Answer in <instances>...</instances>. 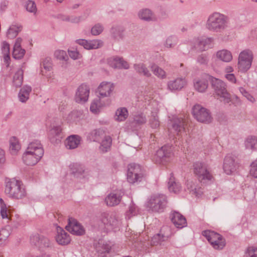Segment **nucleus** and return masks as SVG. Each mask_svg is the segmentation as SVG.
Instances as JSON below:
<instances>
[{"instance_id":"f257e3e1","label":"nucleus","mask_w":257,"mask_h":257,"mask_svg":"<svg viewBox=\"0 0 257 257\" xmlns=\"http://www.w3.org/2000/svg\"><path fill=\"white\" fill-rule=\"evenodd\" d=\"M44 150L40 141L35 140L30 143L23 155V162L27 165H36L43 157Z\"/></svg>"},{"instance_id":"f03ea898","label":"nucleus","mask_w":257,"mask_h":257,"mask_svg":"<svg viewBox=\"0 0 257 257\" xmlns=\"http://www.w3.org/2000/svg\"><path fill=\"white\" fill-rule=\"evenodd\" d=\"M229 24V18L227 16L214 12L209 16L206 27L210 31L218 33L226 29Z\"/></svg>"},{"instance_id":"7ed1b4c3","label":"nucleus","mask_w":257,"mask_h":257,"mask_svg":"<svg viewBox=\"0 0 257 257\" xmlns=\"http://www.w3.org/2000/svg\"><path fill=\"white\" fill-rule=\"evenodd\" d=\"M121 225L120 220L116 213L103 212L101 214L96 225L101 230L108 231L117 229Z\"/></svg>"},{"instance_id":"20e7f679","label":"nucleus","mask_w":257,"mask_h":257,"mask_svg":"<svg viewBox=\"0 0 257 257\" xmlns=\"http://www.w3.org/2000/svg\"><path fill=\"white\" fill-rule=\"evenodd\" d=\"M5 193L9 197L15 199H23L27 195L22 182L15 178L6 180Z\"/></svg>"},{"instance_id":"39448f33","label":"nucleus","mask_w":257,"mask_h":257,"mask_svg":"<svg viewBox=\"0 0 257 257\" xmlns=\"http://www.w3.org/2000/svg\"><path fill=\"white\" fill-rule=\"evenodd\" d=\"M213 248L217 250L222 249L226 245L225 238L220 234L211 230H204L202 232Z\"/></svg>"},{"instance_id":"423d86ee","label":"nucleus","mask_w":257,"mask_h":257,"mask_svg":"<svg viewBox=\"0 0 257 257\" xmlns=\"http://www.w3.org/2000/svg\"><path fill=\"white\" fill-rule=\"evenodd\" d=\"M208 79L216 94L223 98L225 103H229L231 101L230 95L227 91L225 83L222 80L211 76H209Z\"/></svg>"},{"instance_id":"0eeeda50","label":"nucleus","mask_w":257,"mask_h":257,"mask_svg":"<svg viewBox=\"0 0 257 257\" xmlns=\"http://www.w3.org/2000/svg\"><path fill=\"white\" fill-rule=\"evenodd\" d=\"M193 171L198 180L201 182L206 183L213 179V176L207 166L203 163H195L193 165Z\"/></svg>"},{"instance_id":"6e6552de","label":"nucleus","mask_w":257,"mask_h":257,"mask_svg":"<svg viewBox=\"0 0 257 257\" xmlns=\"http://www.w3.org/2000/svg\"><path fill=\"white\" fill-rule=\"evenodd\" d=\"M167 203V197L163 194L152 195L148 202V206L153 211L162 212Z\"/></svg>"},{"instance_id":"1a4fd4ad","label":"nucleus","mask_w":257,"mask_h":257,"mask_svg":"<svg viewBox=\"0 0 257 257\" xmlns=\"http://www.w3.org/2000/svg\"><path fill=\"white\" fill-rule=\"evenodd\" d=\"M192 114L195 119L200 122L209 123L212 121L209 111L200 104H196L193 107Z\"/></svg>"},{"instance_id":"9d476101","label":"nucleus","mask_w":257,"mask_h":257,"mask_svg":"<svg viewBox=\"0 0 257 257\" xmlns=\"http://www.w3.org/2000/svg\"><path fill=\"white\" fill-rule=\"evenodd\" d=\"M253 59L251 51L246 50L241 52L238 57V68L241 72H246L250 67Z\"/></svg>"},{"instance_id":"9b49d317","label":"nucleus","mask_w":257,"mask_h":257,"mask_svg":"<svg viewBox=\"0 0 257 257\" xmlns=\"http://www.w3.org/2000/svg\"><path fill=\"white\" fill-rule=\"evenodd\" d=\"M143 177L141 167L135 163L130 164L128 166L127 179L130 183H135L141 181Z\"/></svg>"},{"instance_id":"f8f14e48","label":"nucleus","mask_w":257,"mask_h":257,"mask_svg":"<svg viewBox=\"0 0 257 257\" xmlns=\"http://www.w3.org/2000/svg\"><path fill=\"white\" fill-rule=\"evenodd\" d=\"M172 148L170 146L165 145L156 152L155 160L156 163L164 164L169 161L173 155Z\"/></svg>"},{"instance_id":"ddd939ff","label":"nucleus","mask_w":257,"mask_h":257,"mask_svg":"<svg viewBox=\"0 0 257 257\" xmlns=\"http://www.w3.org/2000/svg\"><path fill=\"white\" fill-rule=\"evenodd\" d=\"M71 174L77 178H87L90 175V171L82 164L72 163L69 165Z\"/></svg>"},{"instance_id":"4468645a","label":"nucleus","mask_w":257,"mask_h":257,"mask_svg":"<svg viewBox=\"0 0 257 257\" xmlns=\"http://www.w3.org/2000/svg\"><path fill=\"white\" fill-rule=\"evenodd\" d=\"M65 228L73 234L81 235L85 233L83 227L74 218H69Z\"/></svg>"},{"instance_id":"2eb2a0df","label":"nucleus","mask_w":257,"mask_h":257,"mask_svg":"<svg viewBox=\"0 0 257 257\" xmlns=\"http://www.w3.org/2000/svg\"><path fill=\"white\" fill-rule=\"evenodd\" d=\"M89 94V88L85 84L79 86L76 92L75 100L80 103H84L87 101Z\"/></svg>"},{"instance_id":"dca6fc26","label":"nucleus","mask_w":257,"mask_h":257,"mask_svg":"<svg viewBox=\"0 0 257 257\" xmlns=\"http://www.w3.org/2000/svg\"><path fill=\"white\" fill-rule=\"evenodd\" d=\"M124 192L122 190H116L109 194L105 198L106 205L112 207L118 205L121 201Z\"/></svg>"},{"instance_id":"f3484780","label":"nucleus","mask_w":257,"mask_h":257,"mask_svg":"<svg viewBox=\"0 0 257 257\" xmlns=\"http://www.w3.org/2000/svg\"><path fill=\"white\" fill-rule=\"evenodd\" d=\"M187 84V81L185 78L178 77L176 79L168 82L167 87L171 91H179L185 87Z\"/></svg>"},{"instance_id":"a211bd4d","label":"nucleus","mask_w":257,"mask_h":257,"mask_svg":"<svg viewBox=\"0 0 257 257\" xmlns=\"http://www.w3.org/2000/svg\"><path fill=\"white\" fill-rule=\"evenodd\" d=\"M212 38L202 37L194 39L195 47L201 51H205L212 46Z\"/></svg>"},{"instance_id":"6ab92c4d","label":"nucleus","mask_w":257,"mask_h":257,"mask_svg":"<svg viewBox=\"0 0 257 257\" xmlns=\"http://www.w3.org/2000/svg\"><path fill=\"white\" fill-rule=\"evenodd\" d=\"M170 217L172 223L178 228H182L187 225L185 217L178 212H172Z\"/></svg>"},{"instance_id":"aec40b11","label":"nucleus","mask_w":257,"mask_h":257,"mask_svg":"<svg viewBox=\"0 0 257 257\" xmlns=\"http://www.w3.org/2000/svg\"><path fill=\"white\" fill-rule=\"evenodd\" d=\"M57 232L55 238L59 244L65 245L70 242L71 238L69 234L61 227L59 226L57 227Z\"/></svg>"},{"instance_id":"412c9836","label":"nucleus","mask_w":257,"mask_h":257,"mask_svg":"<svg viewBox=\"0 0 257 257\" xmlns=\"http://www.w3.org/2000/svg\"><path fill=\"white\" fill-rule=\"evenodd\" d=\"M236 164L235 162L234 159L230 155H227L225 157L223 164V170L225 173L229 175L236 169Z\"/></svg>"},{"instance_id":"4be33fe9","label":"nucleus","mask_w":257,"mask_h":257,"mask_svg":"<svg viewBox=\"0 0 257 257\" xmlns=\"http://www.w3.org/2000/svg\"><path fill=\"white\" fill-rule=\"evenodd\" d=\"M114 89L112 83L108 82H102L98 88L99 95L101 97L108 96Z\"/></svg>"},{"instance_id":"5701e85b","label":"nucleus","mask_w":257,"mask_h":257,"mask_svg":"<svg viewBox=\"0 0 257 257\" xmlns=\"http://www.w3.org/2000/svg\"><path fill=\"white\" fill-rule=\"evenodd\" d=\"M171 127L175 132L178 134L185 130L186 122L184 119L181 117H176L174 118L171 121Z\"/></svg>"},{"instance_id":"b1692460","label":"nucleus","mask_w":257,"mask_h":257,"mask_svg":"<svg viewBox=\"0 0 257 257\" xmlns=\"http://www.w3.org/2000/svg\"><path fill=\"white\" fill-rule=\"evenodd\" d=\"M168 188L170 192L175 194L179 193L181 190V184L179 182L176 181L172 174H170V177L168 183Z\"/></svg>"},{"instance_id":"393cba45","label":"nucleus","mask_w":257,"mask_h":257,"mask_svg":"<svg viewBox=\"0 0 257 257\" xmlns=\"http://www.w3.org/2000/svg\"><path fill=\"white\" fill-rule=\"evenodd\" d=\"M81 141V137L78 135H71L69 136L66 140V147L68 149H74L76 148Z\"/></svg>"},{"instance_id":"a878e982","label":"nucleus","mask_w":257,"mask_h":257,"mask_svg":"<svg viewBox=\"0 0 257 257\" xmlns=\"http://www.w3.org/2000/svg\"><path fill=\"white\" fill-rule=\"evenodd\" d=\"M193 83L195 89L199 92H205L208 86L207 80L204 78L194 79Z\"/></svg>"},{"instance_id":"bb28decb","label":"nucleus","mask_w":257,"mask_h":257,"mask_svg":"<svg viewBox=\"0 0 257 257\" xmlns=\"http://www.w3.org/2000/svg\"><path fill=\"white\" fill-rule=\"evenodd\" d=\"M139 18L145 21H155L156 18L152 12L148 9H142L138 13Z\"/></svg>"},{"instance_id":"cd10ccee","label":"nucleus","mask_w":257,"mask_h":257,"mask_svg":"<svg viewBox=\"0 0 257 257\" xmlns=\"http://www.w3.org/2000/svg\"><path fill=\"white\" fill-rule=\"evenodd\" d=\"M112 145V139L109 136L105 135L102 139L99 149L102 153H105L110 150Z\"/></svg>"},{"instance_id":"c85d7f7f","label":"nucleus","mask_w":257,"mask_h":257,"mask_svg":"<svg viewBox=\"0 0 257 257\" xmlns=\"http://www.w3.org/2000/svg\"><path fill=\"white\" fill-rule=\"evenodd\" d=\"M246 149L251 151L257 150V136H250L247 137L244 141Z\"/></svg>"},{"instance_id":"c756f323","label":"nucleus","mask_w":257,"mask_h":257,"mask_svg":"<svg viewBox=\"0 0 257 257\" xmlns=\"http://www.w3.org/2000/svg\"><path fill=\"white\" fill-rule=\"evenodd\" d=\"M111 246L107 242H104L102 240H100L97 244L95 245V248L97 252L102 256H105V253H108L111 249Z\"/></svg>"},{"instance_id":"7c9ffc66","label":"nucleus","mask_w":257,"mask_h":257,"mask_svg":"<svg viewBox=\"0 0 257 257\" xmlns=\"http://www.w3.org/2000/svg\"><path fill=\"white\" fill-rule=\"evenodd\" d=\"M62 131L60 126H53L49 132V138L52 143H57L59 140L56 137H58Z\"/></svg>"},{"instance_id":"2f4dec72","label":"nucleus","mask_w":257,"mask_h":257,"mask_svg":"<svg viewBox=\"0 0 257 257\" xmlns=\"http://www.w3.org/2000/svg\"><path fill=\"white\" fill-rule=\"evenodd\" d=\"M32 91V87L30 86L26 85L20 90L19 98L20 101L25 102L29 98V95Z\"/></svg>"},{"instance_id":"473e14b6","label":"nucleus","mask_w":257,"mask_h":257,"mask_svg":"<svg viewBox=\"0 0 257 257\" xmlns=\"http://www.w3.org/2000/svg\"><path fill=\"white\" fill-rule=\"evenodd\" d=\"M105 136L104 132L101 129L92 131L88 135V138L93 142H99Z\"/></svg>"},{"instance_id":"72a5a7b5","label":"nucleus","mask_w":257,"mask_h":257,"mask_svg":"<svg viewBox=\"0 0 257 257\" xmlns=\"http://www.w3.org/2000/svg\"><path fill=\"white\" fill-rule=\"evenodd\" d=\"M195 183L193 180H188L186 182L187 189L193 194H195L196 196H199L202 194L200 187H197Z\"/></svg>"},{"instance_id":"f704fd0d","label":"nucleus","mask_w":257,"mask_h":257,"mask_svg":"<svg viewBox=\"0 0 257 257\" xmlns=\"http://www.w3.org/2000/svg\"><path fill=\"white\" fill-rule=\"evenodd\" d=\"M41 73L43 75H48V72L52 69V60L50 58L47 57L43 60L41 63Z\"/></svg>"},{"instance_id":"c9c22d12","label":"nucleus","mask_w":257,"mask_h":257,"mask_svg":"<svg viewBox=\"0 0 257 257\" xmlns=\"http://www.w3.org/2000/svg\"><path fill=\"white\" fill-rule=\"evenodd\" d=\"M24 71L22 68H19L15 73L13 77V85L16 87H20L23 82Z\"/></svg>"},{"instance_id":"e433bc0d","label":"nucleus","mask_w":257,"mask_h":257,"mask_svg":"<svg viewBox=\"0 0 257 257\" xmlns=\"http://www.w3.org/2000/svg\"><path fill=\"white\" fill-rule=\"evenodd\" d=\"M22 27L20 25H11L7 32V37L8 38L13 39L15 38L22 31Z\"/></svg>"},{"instance_id":"4c0bfd02","label":"nucleus","mask_w":257,"mask_h":257,"mask_svg":"<svg viewBox=\"0 0 257 257\" xmlns=\"http://www.w3.org/2000/svg\"><path fill=\"white\" fill-rule=\"evenodd\" d=\"M216 57L220 60L225 62H229L232 59L231 52L227 50L218 51L216 53Z\"/></svg>"},{"instance_id":"58836bf2","label":"nucleus","mask_w":257,"mask_h":257,"mask_svg":"<svg viewBox=\"0 0 257 257\" xmlns=\"http://www.w3.org/2000/svg\"><path fill=\"white\" fill-rule=\"evenodd\" d=\"M134 68L137 72L140 74H143L144 76L149 77L151 76V73L149 72L146 65L143 63L135 64Z\"/></svg>"},{"instance_id":"ea45409f","label":"nucleus","mask_w":257,"mask_h":257,"mask_svg":"<svg viewBox=\"0 0 257 257\" xmlns=\"http://www.w3.org/2000/svg\"><path fill=\"white\" fill-rule=\"evenodd\" d=\"M128 113L125 107H120L115 112V119L118 121H124L127 117Z\"/></svg>"},{"instance_id":"a19ab883","label":"nucleus","mask_w":257,"mask_h":257,"mask_svg":"<svg viewBox=\"0 0 257 257\" xmlns=\"http://www.w3.org/2000/svg\"><path fill=\"white\" fill-rule=\"evenodd\" d=\"M123 29L119 26L112 27L110 30L111 37L117 40L122 39Z\"/></svg>"},{"instance_id":"79ce46f5","label":"nucleus","mask_w":257,"mask_h":257,"mask_svg":"<svg viewBox=\"0 0 257 257\" xmlns=\"http://www.w3.org/2000/svg\"><path fill=\"white\" fill-rule=\"evenodd\" d=\"M168 236L161 233H157L153 236L151 241L152 245L161 244L162 242L168 240Z\"/></svg>"},{"instance_id":"37998d69","label":"nucleus","mask_w":257,"mask_h":257,"mask_svg":"<svg viewBox=\"0 0 257 257\" xmlns=\"http://www.w3.org/2000/svg\"><path fill=\"white\" fill-rule=\"evenodd\" d=\"M21 149V145L17 139L13 137L10 140V149L13 154H16Z\"/></svg>"},{"instance_id":"c03bdc74","label":"nucleus","mask_w":257,"mask_h":257,"mask_svg":"<svg viewBox=\"0 0 257 257\" xmlns=\"http://www.w3.org/2000/svg\"><path fill=\"white\" fill-rule=\"evenodd\" d=\"M149 124L153 128H157L160 126V121L158 116V111H153L149 118Z\"/></svg>"},{"instance_id":"a18cd8bd","label":"nucleus","mask_w":257,"mask_h":257,"mask_svg":"<svg viewBox=\"0 0 257 257\" xmlns=\"http://www.w3.org/2000/svg\"><path fill=\"white\" fill-rule=\"evenodd\" d=\"M151 68L154 74L157 76L158 78L161 79H164L166 78V74L165 71L158 66L155 64H153L151 66Z\"/></svg>"},{"instance_id":"49530a36","label":"nucleus","mask_w":257,"mask_h":257,"mask_svg":"<svg viewBox=\"0 0 257 257\" xmlns=\"http://www.w3.org/2000/svg\"><path fill=\"white\" fill-rule=\"evenodd\" d=\"M25 52V50L22 49V47H19V48H13V58L15 59H21L24 57Z\"/></svg>"},{"instance_id":"de8ad7c7","label":"nucleus","mask_w":257,"mask_h":257,"mask_svg":"<svg viewBox=\"0 0 257 257\" xmlns=\"http://www.w3.org/2000/svg\"><path fill=\"white\" fill-rule=\"evenodd\" d=\"M138 212L137 207L134 203L130 204L128 210L126 212L125 216L127 219H130L132 217L136 215Z\"/></svg>"},{"instance_id":"09e8293b","label":"nucleus","mask_w":257,"mask_h":257,"mask_svg":"<svg viewBox=\"0 0 257 257\" xmlns=\"http://www.w3.org/2000/svg\"><path fill=\"white\" fill-rule=\"evenodd\" d=\"M25 7L29 12L34 14L36 13L37 8L34 2L32 1H27L25 4Z\"/></svg>"},{"instance_id":"8fccbe9b","label":"nucleus","mask_w":257,"mask_h":257,"mask_svg":"<svg viewBox=\"0 0 257 257\" xmlns=\"http://www.w3.org/2000/svg\"><path fill=\"white\" fill-rule=\"evenodd\" d=\"M101 107V103L99 98H97L92 102L90 109L93 113H96L99 111L100 107Z\"/></svg>"},{"instance_id":"3c124183","label":"nucleus","mask_w":257,"mask_h":257,"mask_svg":"<svg viewBox=\"0 0 257 257\" xmlns=\"http://www.w3.org/2000/svg\"><path fill=\"white\" fill-rule=\"evenodd\" d=\"M108 64L113 68H118L119 63V57H113L107 59Z\"/></svg>"},{"instance_id":"603ef678","label":"nucleus","mask_w":257,"mask_h":257,"mask_svg":"<svg viewBox=\"0 0 257 257\" xmlns=\"http://www.w3.org/2000/svg\"><path fill=\"white\" fill-rule=\"evenodd\" d=\"M103 30V26L100 24H97L91 28V33L93 35L96 36L101 33Z\"/></svg>"},{"instance_id":"864d4df0","label":"nucleus","mask_w":257,"mask_h":257,"mask_svg":"<svg viewBox=\"0 0 257 257\" xmlns=\"http://www.w3.org/2000/svg\"><path fill=\"white\" fill-rule=\"evenodd\" d=\"M134 121L139 124H142L146 122L147 119L145 115L141 113L134 116Z\"/></svg>"},{"instance_id":"5fc2aeb1","label":"nucleus","mask_w":257,"mask_h":257,"mask_svg":"<svg viewBox=\"0 0 257 257\" xmlns=\"http://www.w3.org/2000/svg\"><path fill=\"white\" fill-rule=\"evenodd\" d=\"M54 55L56 58L59 60L66 61L68 59L66 52L63 50L56 51Z\"/></svg>"},{"instance_id":"6e6d98bb","label":"nucleus","mask_w":257,"mask_h":257,"mask_svg":"<svg viewBox=\"0 0 257 257\" xmlns=\"http://www.w3.org/2000/svg\"><path fill=\"white\" fill-rule=\"evenodd\" d=\"M240 92L244 96L248 101L253 103L255 101V98L249 94L246 90L243 87H240L239 88Z\"/></svg>"},{"instance_id":"4d7b16f0","label":"nucleus","mask_w":257,"mask_h":257,"mask_svg":"<svg viewBox=\"0 0 257 257\" xmlns=\"http://www.w3.org/2000/svg\"><path fill=\"white\" fill-rule=\"evenodd\" d=\"M249 172L251 176L257 178V159L250 164Z\"/></svg>"},{"instance_id":"13d9d810","label":"nucleus","mask_w":257,"mask_h":257,"mask_svg":"<svg viewBox=\"0 0 257 257\" xmlns=\"http://www.w3.org/2000/svg\"><path fill=\"white\" fill-rule=\"evenodd\" d=\"M177 39L176 37L170 36L168 37L166 41V46L167 47L171 48L176 45Z\"/></svg>"},{"instance_id":"bf43d9fd","label":"nucleus","mask_w":257,"mask_h":257,"mask_svg":"<svg viewBox=\"0 0 257 257\" xmlns=\"http://www.w3.org/2000/svg\"><path fill=\"white\" fill-rule=\"evenodd\" d=\"M245 256V257H257V248L254 247H248Z\"/></svg>"},{"instance_id":"052dcab7","label":"nucleus","mask_w":257,"mask_h":257,"mask_svg":"<svg viewBox=\"0 0 257 257\" xmlns=\"http://www.w3.org/2000/svg\"><path fill=\"white\" fill-rule=\"evenodd\" d=\"M89 41L91 49L99 48L103 45V42L99 40H93Z\"/></svg>"},{"instance_id":"680f3d73","label":"nucleus","mask_w":257,"mask_h":257,"mask_svg":"<svg viewBox=\"0 0 257 257\" xmlns=\"http://www.w3.org/2000/svg\"><path fill=\"white\" fill-rule=\"evenodd\" d=\"M10 233L6 228H2L0 230V241H4L9 236Z\"/></svg>"},{"instance_id":"e2e57ef3","label":"nucleus","mask_w":257,"mask_h":257,"mask_svg":"<svg viewBox=\"0 0 257 257\" xmlns=\"http://www.w3.org/2000/svg\"><path fill=\"white\" fill-rule=\"evenodd\" d=\"M77 42L80 45L83 46L86 49H91L89 41H87L84 39H79L77 40Z\"/></svg>"},{"instance_id":"0e129e2a","label":"nucleus","mask_w":257,"mask_h":257,"mask_svg":"<svg viewBox=\"0 0 257 257\" xmlns=\"http://www.w3.org/2000/svg\"><path fill=\"white\" fill-rule=\"evenodd\" d=\"M41 235L39 234H35L31 236L30 241L32 244L36 246L39 244V240L40 239Z\"/></svg>"},{"instance_id":"69168bd1","label":"nucleus","mask_w":257,"mask_h":257,"mask_svg":"<svg viewBox=\"0 0 257 257\" xmlns=\"http://www.w3.org/2000/svg\"><path fill=\"white\" fill-rule=\"evenodd\" d=\"M1 50L3 54H10V45L6 41L2 43Z\"/></svg>"},{"instance_id":"338daca9","label":"nucleus","mask_w":257,"mask_h":257,"mask_svg":"<svg viewBox=\"0 0 257 257\" xmlns=\"http://www.w3.org/2000/svg\"><path fill=\"white\" fill-rule=\"evenodd\" d=\"M118 69L123 68L124 69H128L130 67V65L125 61L122 57H119V63Z\"/></svg>"},{"instance_id":"774afa93","label":"nucleus","mask_w":257,"mask_h":257,"mask_svg":"<svg viewBox=\"0 0 257 257\" xmlns=\"http://www.w3.org/2000/svg\"><path fill=\"white\" fill-rule=\"evenodd\" d=\"M69 56L73 59L76 60L80 58V54L76 50H68Z\"/></svg>"}]
</instances>
